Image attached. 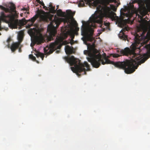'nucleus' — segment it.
I'll return each mask as SVG.
<instances>
[{
  "instance_id": "28",
  "label": "nucleus",
  "mask_w": 150,
  "mask_h": 150,
  "mask_svg": "<svg viewBox=\"0 0 150 150\" xmlns=\"http://www.w3.org/2000/svg\"><path fill=\"white\" fill-rule=\"evenodd\" d=\"M22 15H23V13H21V14H20V16H22Z\"/></svg>"
},
{
  "instance_id": "4",
  "label": "nucleus",
  "mask_w": 150,
  "mask_h": 150,
  "mask_svg": "<svg viewBox=\"0 0 150 150\" xmlns=\"http://www.w3.org/2000/svg\"><path fill=\"white\" fill-rule=\"evenodd\" d=\"M64 59L70 66L74 65V67H71V70L74 72L76 73L77 75H79V73L83 71L84 72L83 74H86V71L90 69V66L87 62H85L83 64L81 63L80 61L79 60L78 64H77L78 60L73 56H71L70 57H65Z\"/></svg>"
},
{
  "instance_id": "14",
  "label": "nucleus",
  "mask_w": 150,
  "mask_h": 150,
  "mask_svg": "<svg viewBox=\"0 0 150 150\" xmlns=\"http://www.w3.org/2000/svg\"><path fill=\"white\" fill-rule=\"evenodd\" d=\"M57 14L59 16H62L64 17V16L66 15L65 13H63L61 9H58L57 11Z\"/></svg>"
},
{
  "instance_id": "8",
  "label": "nucleus",
  "mask_w": 150,
  "mask_h": 150,
  "mask_svg": "<svg viewBox=\"0 0 150 150\" xmlns=\"http://www.w3.org/2000/svg\"><path fill=\"white\" fill-rule=\"evenodd\" d=\"M133 3L137 2L142 8L150 9V1H132Z\"/></svg>"
},
{
  "instance_id": "18",
  "label": "nucleus",
  "mask_w": 150,
  "mask_h": 150,
  "mask_svg": "<svg viewBox=\"0 0 150 150\" xmlns=\"http://www.w3.org/2000/svg\"><path fill=\"white\" fill-rule=\"evenodd\" d=\"M11 41V38L10 37L8 38V39L6 41L8 43V44L7 45V46H8V48H9L10 47V45L9 43Z\"/></svg>"
},
{
  "instance_id": "10",
  "label": "nucleus",
  "mask_w": 150,
  "mask_h": 150,
  "mask_svg": "<svg viewBox=\"0 0 150 150\" xmlns=\"http://www.w3.org/2000/svg\"><path fill=\"white\" fill-rule=\"evenodd\" d=\"M54 44L51 43L49 46H47L45 47L44 48V50L45 53L47 55L52 53L54 52L53 48L54 47Z\"/></svg>"
},
{
  "instance_id": "19",
  "label": "nucleus",
  "mask_w": 150,
  "mask_h": 150,
  "mask_svg": "<svg viewBox=\"0 0 150 150\" xmlns=\"http://www.w3.org/2000/svg\"><path fill=\"white\" fill-rule=\"evenodd\" d=\"M64 39L62 40V41L60 43H61L62 45H67L69 43V42H68L67 40L63 41Z\"/></svg>"
},
{
  "instance_id": "12",
  "label": "nucleus",
  "mask_w": 150,
  "mask_h": 150,
  "mask_svg": "<svg viewBox=\"0 0 150 150\" xmlns=\"http://www.w3.org/2000/svg\"><path fill=\"white\" fill-rule=\"evenodd\" d=\"M139 13L140 15L137 14L136 15H138V17L142 20L143 19V17L146 14L147 12L145 10L142 11L141 10L139 11Z\"/></svg>"
},
{
  "instance_id": "25",
  "label": "nucleus",
  "mask_w": 150,
  "mask_h": 150,
  "mask_svg": "<svg viewBox=\"0 0 150 150\" xmlns=\"http://www.w3.org/2000/svg\"><path fill=\"white\" fill-rule=\"evenodd\" d=\"M74 38V35H72L71 36V39H73Z\"/></svg>"
},
{
  "instance_id": "17",
  "label": "nucleus",
  "mask_w": 150,
  "mask_h": 150,
  "mask_svg": "<svg viewBox=\"0 0 150 150\" xmlns=\"http://www.w3.org/2000/svg\"><path fill=\"white\" fill-rule=\"evenodd\" d=\"M29 58L33 60V61H35L37 62L38 63H39V62L38 61H37L36 60V58L35 57L33 56V55L32 54H30L29 55Z\"/></svg>"
},
{
  "instance_id": "22",
  "label": "nucleus",
  "mask_w": 150,
  "mask_h": 150,
  "mask_svg": "<svg viewBox=\"0 0 150 150\" xmlns=\"http://www.w3.org/2000/svg\"><path fill=\"white\" fill-rule=\"evenodd\" d=\"M19 47L18 52H22V50L21 49V46L20 47Z\"/></svg>"
},
{
  "instance_id": "23",
  "label": "nucleus",
  "mask_w": 150,
  "mask_h": 150,
  "mask_svg": "<svg viewBox=\"0 0 150 150\" xmlns=\"http://www.w3.org/2000/svg\"><path fill=\"white\" fill-rule=\"evenodd\" d=\"M37 44H41L42 43V42L41 41H40L38 40H37Z\"/></svg>"
},
{
  "instance_id": "21",
  "label": "nucleus",
  "mask_w": 150,
  "mask_h": 150,
  "mask_svg": "<svg viewBox=\"0 0 150 150\" xmlns=\"http://www.w3.org/2000/svg\"><path fill=\"white\" fill-rule=\"evenodd\" d=\"M120 56V55L117 54H114L113 55V57H118Z\"/></svg>"
},
{
  "instance_id": "7",
  "label": "nucleus",
  "mask_w": 150,
  "mask_h": 150,
  "mask_svg": "<svg viewBox=\"0 0 150 150\" xmlns=\"http://www.w3.org/2000/svg\"><path fill=\"white\" fill-rule=\"evenodd\" d=\"M18 38V42L13 43L10 47L11 50L13 52H14L21 45V43L23 40V36L22 33H20L19 34Z\"/></svg>"
},
{
  "instance_id": "6",
  "label": "nucleus",
  "mask_w": 150,
  "mask_h": 150,
  "mask_svg": "<svg viewBox=\"0 0 150 150\" xmlns=\"http://www.w3.org/2000/svg\"><path fill=\"white\" fill-rule=\"evenodd\" d=\"M67 37V35H65V38H64L62 37L57 36L54 42L52 43V44H54V46L53 48L54 51L57 49H60L62 46L61 43H60L63 39H65Z\"/></svg>"
},
{
  "instance_id": "2",
  "label": "nucleus",
  "mask_w": 150,
  "mask_h": 150,
  "mask_svg": "<svg viewBox=\"0 0 150 150\" xmlns=\"http://www.w3.org/2000/svg\"><path fill=\"white\" fill-rule=\"evenodd\" d=\"M77 2L79 7L85 6L86 3L90 6L96 8L98 13L90 18L88 26L82 25L81 29V35L83 36L82 39L83 41L90 42H92L94 39L93 36L94 30L91 27H96V23H101L104 17L115 19L116 14L111 10L116 11L117 7L120 4V2H117V1H77Z\"/></svg>"
},
{
  "instance_id": "20",
  "label": "nucleus",
  "mask_w": 150,
  "mask_h": 150,
  "mask_svg": "<svg viewBox=\"0 0 150 150\" xmlns=\"http://www.w3.org/2000/svg\"><path fill=\"white\" fill-rule=\"evenodd\" d=\"M36 1H37L40 4H42V5L43 6V7L44 8H46L47 9V7H46V6H44V4L43 2H42V1H40L39 0Z\"/></svg>"
},
{
  "instance_id": "1",
  "label": "nucleus",
  "mask_w": 150,
  "mask_h": 150,
  "mask_svg": "<svg viewBox=\"0 0 150 150\" xmlns=\"http://www.w3.org/2000/svg\"><path fill=\"white\" fill-rule=\"evenodd\" d=\"M140 34L139 35L137 33H136L134 42L131 45V50L126 47L120 51V53L123 55H130V60H126L125 61L114 62L108 59L106 57V54L104 53L105 55L104 57L105 61L104 62L103 59H102L100 54L96 49L94 50L93 53L85 50L84 51V54L86 55L88 54L89 57H87V59L94 67L98 68L101 63L103 65L111 64L116 67L124 69L127 74L132 73L137 69L138 65L144 62V54L142 55L139 53L140 48L143 46V43L141 42L144 41V31Z\"/></svg>"
},
{
  "instance_id": "9",
  "label": "nucleus",
  "mask_w": 150,
  "mask_h": 150,
  "mask_svg": "<svg viewBox=\"0 0 150 150\" xmlns=\"http://www.w3.org/2000/svg\"><path fill=\"white\" fill-rule=\"evenodd\" d=\"M128 28L126 26H125L124 28H122L118 35L120 39L125 41L126 40L128 41L127 36L124 33L126 31H128Z\"/></svg>"
},
{
  "instance_id": "26",
  "label": "nucleus",
  "mask_w": 150,
  "mask_h": 150,
  "mask_svg": "<svg viewBox=\"0 0 150 150\" xmlns=\"http://www.w3.org/2000/svg\"><path fill=\"white\" fill-rule=\"evenodd\" d=\"M59 50H57L56 51V53H59Z\"/></svg>"
},
{
  "instance_id": "3",
  "label": "nucleus",
  "mask_w": 150,
  "mask_h": 150,
  "mask_svg": "<svg viewBox=\"0 0 150 150\" xmlns=\"http://www.w3.org/2000/svg\"><path fill=\"white\" fill-rule=\"evenodd\" d=\"M67 14L65 15L64 18H59L56 16L54 17V19L52 20L53 15L49 16L44 15H47V13L43 11H38L37 13L31 18V22L30 25L33 24L35 20L39 17L41 21L48 22L50 21V23L48 25L47 28V31L49 33V36L47 37L48 41H51L54 40L55 37L57 34V28L58 27L61 22L64 23H69L70 19L74 20L73 16L75 14V12H72L70 10L66 11Z\"/></svg>"
},
{
  "instance_id": "15",
  "label": "nucleus",
  "mask_w": 150,
  "mask_h": 150,
  "mask_svg": "<svg viewBox=\"0 0 150 150\" xmlns=\"http://www.w3.org/2000/svg\"><path fill=\"white\" fill-rule=\"evenodd\" d=\"M75 25L76 26L75 29L74 30V33L77 35H78V31L79 30V28L77 27L78 24L76 21H74Z\"/></svg>"
},
{
  "instance_id": "5",
  "label": "nucleus",
  "mask_w": 150,
  "mask_h": 150,
  "mask_svg": "<svg viewBox=\"0 0 150 150\" xmlns=\"http://www.w3.org/2000/svg\"><path fill=\"white\" fill-rule=\"evenodd\" d=\"M120 14L122 20L120 21L119 24L121 27H124L125 25L124 19L125 17L128 18H131L133 14V10L128 6H124V8H122L120 10Z\"/></svg>"
},
{
  "instance_id": "13",
  "label": "nucleus",
  "mask_w": 150,
  "mask_h": 150,
  "mask_svg": "<svg viewBox=\"0 0 150 150\" xmlns=\"http://www.w3.org/2000/svg\"><path fill=\"white\" fill-rule=\"evenodd\" d=\"M48 7L50 12L52 13H56L57 9L55 10V7L52 6L51 4H50Z\"/></svg>"
},
{
  "instance_id": "24",
  "label": "nucleus",
  "mask_w": 150,
  "mask_h": 150,
  "mask_svg": "<svg viewBox=\"0 0 150 150\" xmlns=\"http://www.w3.org/2000/svg\"><path fill=\"white\" fill-rule=\"evenodd\" d=\"M74 40L73 39H71V45H72L74 43Z\"/></svg>"
},
{
  "instance_id": "27",
  "label": "nucleus",
  "mask_w": 150,
  "mask_h": 150,
  "mask_svg": "<svg viewBox=\"0 0 150 150\" xmlns=\"http://www.w3.org/2000/svg\"><path fill=\"white\" fill-rule=\"evenodd\" d=\"M23 10H25L26 9H25V8H24L23 9Z\"/></svg>"
},
{
  "instance_id": "29",
  "label": "nucleus",
  "mask_w": 150,
  "mask_h": 150,
  "mask_svg": "<svg viewBox=\"0 0 150 150\" xmlns=\"http://www.w3.org/2000/svg\"><path fill=\"white\" fill-rule=\"evenodd\" d=\"M31 46L32 47V44L31 45Z\"/></svg>"
},
{
  "instance_id": "11",
  "label": "nucleus",
  "mask_w": 150,
  "mask_h": 150,
  "mask_svg": "<svg viewBox=\"0 0 150 150\" xmlns=\"http://www.w3.org/2000/svg\"><path fill=\"white\" fill-rule=\"evenodd\" d=\"M65 52L67 54H71L74 53L73 47L67 45L65 47Z\"/></svg>"
},
{
  "instance_id": "16",
  "label": "nucleus",
  "mask_w": 150,
  "mask_h": 150,
  "mask_svg": "<svg viewBox=\"0 0 150 150\" xmlns=\"http://www.w3.org/2000/svg\"><path fill=\"white\" fill-rule=\"evenodd\" d=\"M35 54L37 57H40L42 58V60H43L44 55L43 53L40 52H38Z\"/></svg>"
}]
</instances>
